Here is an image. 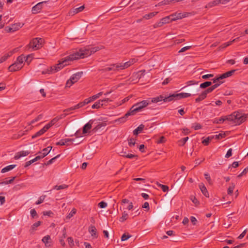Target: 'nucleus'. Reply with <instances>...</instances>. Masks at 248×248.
<instances>
[{"mask_svg": "<svg viewBox=\"0 0 248 248\" xmlns=\"http://www.w3.org/2000/svg\"><path fill=\"white\" fill-rule=\"evenodd\" d=\"M101 49L99 46H87L77 50L72 54L62 58L59 61V63L47 69L46 71H43L42 73L53 74L55 73L64 66L70 64L71 62L79 59L87 57L92 54L96 52Z\"/></svg>", "mask_w": 248, "mask_h": 248, "instance_id": "nucleus-1", "label": "nucleus"}, {"mask_svg": "<svg viewBox=\"0 0 248 248\" xmlns=\"http://www.w3.org/2000/svg\"><path fill=\"white\" fill-rule=\"evenodd\" d=\"M248 118V114L240 111H235L228 115V121L232 124L238 125L245 122Z\"/></svg>", "mask_w": 248, "mask_h": 248, "instance_id": "nucleus-2", "label": "nucleus"}, {"mask_svg": "<svg viewBox=\"0 0 248 248\" xmlns=\"http://www.w3.org/2000/svg\"><path fill=\"white\" fill-rule=\"evenodd\" d=\"M150 105L149 102L146 100H142L134 104L126 112V116H134L137 113L142 111L145 108Z\"/></svg>", "mask_w": 248, "mask_h": 248, "instance_id": "nucleus-3", "label": "nucleus"}, {"mask_svg": "<svg viewBox=\"0 0 248 248\" xmlns=\"http://www.w3.org/2000/svg\"><path fill=\"white\" fill-rule=\"evenodd\" d=\"M93 124V121L92 120H90L86 124H85L82 130V134H80L79 131H77L75 135L77 137H83L86 135H89L91 132V129L92 127V124Z\"/></svg>", "mask_w": 248, "mask_h": 248, "instance_id": "nucleus-4", "label": "nucleus"}, {"mask_svg": "<svg viewBox=\"0 0 248 248\" xmlns=\"http://www.w3.org/2000/svg\"><path fill=\"white\" fill-rule=\"evenodd\" d=\"M57 121L58 120L56 118L53 119L49 123L45 125L41 130L37 132L34 135H32V138L34 139L38 136L43 135L50 127L53 125L57 122Z\"/></svg>", "mask_w": 248, "mask_h": 248, "instance_id": "nucleus-5", "label": "nucleus"}, {"mask_svg": "<svg viewBox=\"0 0 248 248\" xmlns=\"http://www.w3.org/2000/svg\"><path fill=\"white\" fill-rule=\"evenodd\" d=\"M83 73L81 72H77L73 75H72L70 78L67 80L66 83V87L70 88L72 86L74 83H76L82 77Z\"/></svg>", "mask_w": 248, "mask_h": 248, "instance_id": "nucleus-6", "label": "nucleus"}, {"mask_svg": "<svg viewBox=\"0 0 248 248\" xmlns=\"http://www.w3.org/2000/svg\"><path fill=\"white\" fill-rule=\"evenodd\" d=\"M43 39L42 38H36L33 39L29 44V47L33 50H37L42 46Z\"/></svg>", "mask_w": 248, "mask_h": 248, "instance_id": "nucleus-7", "label": "nucleus"}, {"mask_svg": "<svg viewBox=\"0 0 248 248\" xmlns=\"http://www.w3.org/2000/svg\"><path fill=\"white\" fill-rule=\"evenodd\" d=\"M109 101H110V100L108 98L100 99L98 101L95 102L92 106V108L93 109H99L102 107L103 106H106L108 103Z\"/></svg>", "mask_w": 248, "mask_h": 248, "instance_id": "nucleus-8", "label": "nucleus"}, {"mask_svg": "<svg viewBox=\"0 0 248 248\" xmlns=\"http://www.w3.org/2000/svg\"><path fill=\"white\" fill-rule=\"evenodd\" d=\"M22 26L23 24L21 23H16L13 24L9 27H6L5 30L7 32H14L20 29Z\"/></svg>", "mask_w": 248, "mask_h": 248, "instance_id": "nucleus-9", "label": "nucleus"}, {"mask_svg": "<svg viewBox=\"0 0 248 248\" xmlns=\"http://www.w3.org/2000/svg\"><path fill=\"white\" fill-rule=\"evenodd\" d=\"M170 22H172L171 18L170 16H167L165 17L162 18L160 19L159 22L156 23L155 25V28L160 27L163 26L164 24L169 23Z\"/></svg>", "mask_w": 248, "mask_h": 248, "instance_id": "nucleus-10", "label": "nucleus"}, {"mask_svg": "<svg viewBox=\"0 0 248 248\" xmlns=\"http://www.w3.org/2000/svg\"><path fill=\"white\" fill-rule=\"evenodd\" d=\"M137 61V60L136 59H132L124 63H118V67H119L120 70L124 69L135 63Z\"/></svg>", "mask_w": 248, "mask_h": 248, "instance_id": "nucleus-11", "label": "nucleus"}, {"mask_svg": "<svg viewBox=\"0 0 248 248\" xmlns=\"http://www.w3.org/2000/svg\"><path fill=\"white\" fill-rule=\"evenodd\" d=\"M18 50V48H16L12 50H11L6 53L3 56L0 57V63L6 61L10 57H11L14 53L17 52Z\"/></svg>", "mask_w": 248, "mask_h": 248, "instance_id": "nucleus-12", "label": "nucleus"}, {"mask_svg": "<svg viewBox=\"0 0 248 248\" xmlns=\"http://www.w3.org/2000/svg\"><path fill=\"white\" fill-rule=\"evenodd\" d=\"M187 13H175L173 14L170 15V17L171 18L172 21H176L178 19H182L184 17H186L187 16Z\"/></svg>", "mask_w": 248, "mask_h": 248, "instance_id": "nucleus-13", "label": "nucleus"}, {"mask_svg": "<svg viewBox=\"0 0 248 248\" xmlns=\"http://www.w3.org/2000/svg\"><path fill=\"white\" fill-rule=\"evenodd\" d=\"M75 139H65L60 140L56 143L57 145H70L74 143Z\"/></svg>", "mask_w": 248, "mask_h": 248, "instance_id": "nucleus-14", "label": "nucleus"}, {"mask_svg": "<svg viewBox=\"0 0 248 248\" xmlns=\"http://www.w3.org/2000/svg\"><path fill=\"white\" fill-rule=\"evenodd\" d=\"M122 203L124 206V209H127L128 210H132L134 206L132 202H130L126 199H124L122 200Z\"/></svg>", "mask_w": 248, "mask_h": 248, "instance_id": "nucleus-15", "label": "nucleus"}, {"mask_svg": "<svg viewBox=\"0 0 248 248\" xmlns=\"http://www.w3.org/2000/svg\"><path fill=\"white\" fill-rule=\"evenodd\" d=\"M147 99L149 102L150 105H151L152 103H157L162 101H164V95H160L159 96L153 98H148Z\"/></svg>", "mask_w": 248, "mask_h": 248, "instance_id": "nucleus-16", "label": "nucleus"}, {"mask_svg": "<svg viewBox=\"0 0 248 248\" xmlns=\"http://www.w3.org/2000/svg\"><path fill=\"white\" fill-rule=\"evenodd\" d=\"M45 1H42L38 3L35 6L32 8V13L34 14L39 13L42 9L43 4L45 3Z\"/></svg>", "mask_w": 248, "mask_h": 248, "instance_id": "nucleus-17", "label": "nucleus"}, {"mask_svg": "<svg viewBox=\"0 0 248 248\" xmlns=\"http://www.w3.org/2000/svg\"><path fill=\"white\" fill-rule=\"evenodd\" d=\"M21 66L19 65L16 62L11 64L9 67L8 70L10 72H15L21 69Z\"/></svg>", "mask_w": 248, "mask_h": 248, "instance_id": "nucleus-18", "label": "nucleus"}, {"mask_svg": "<svg viewBox=\"0 0 248 248\" xmlns=\"http://www.w3.org/2000/svg\"><path fill=\"white\" fill-rule=\"evenodd\" d=\"M30 154L28 151H22L17 153L15 156V158L16 159H18L22 157H24Z\"/></svg>", "mask_w": 248, "mask_h": 248, "instance_id": "nucleus-19", "label": "nucleus"}, {"mask_svg": "<svg viewBox=\"0 0 248 248\" xmlns=\"http://www.w3.org/2000/svg\"><path fill=\"white\" fill-rule=\"evenodd\" d=\"M42 241L45 244L46 247H49L51 246V237L49 235H47L43 237Z\"/></svg>", "mask_w": 248, "mask_h": 248, "instance_id": "nucleus-20", "label": "nucleus"}, {"mask_svg": "<svg viewBox=\"0 0 248 248\" xmlns=\"http://www.w3.org/2000/svg\"><path fill=\"white\" fill-rule=\"evenodd\" d=\"M164 102H169L172 100L178 99L176 94H170L168 96L164 95Z\"/></svg>", "mask_w": 248, "mask_h": 248, "instance_id": "nucleus-21", "label": "nucleus"}, {"mask_svg": "<svg viewBox=\"0 0 248 248\" xmlns=\"http://www.w3.org/2000/svg\"><path fill=\"white\" fill-rule=\"evenodd\" d=\"M199 186L202 193L205 197H209V194L205 185L202 183L199 184Z\"/></svg>", "mask_w": 248, "mask_h": 248, "instance_id": "nucleus-22", "label": "nucleus"}, {"mask_svg": "<svg viewBox=\"0 0 248 248\" xmlns=\"http://www.w3.org/2000/svg\"><path fill=\"white\" fill-rule=\"evenodd\" d=\"M84 106H85V105L84 104V102H83V101H82V102H81L79 103L78 104H77L76 105H75L73 107H70L69 108L65 110L64 111L68 112L69 111L77 109L79 108Z\"/></svg>", "mask_w": 248, "mask_h": 248, "instance_id": "nucleus-23", "label": "nucleus"}, {"mask_svg": "<svg viewBox=\"0 0 248 248\" xmlns=\"http://www.w3.org/2000/svg\"><path fill=\"white\" fill-rule=\"evenodd\" d=\"M236 70H232L230 71H228L219 76V78H225L232 76L233 74L235 72Z\"/></svg>", "mask_w": 248, "mask_h": 248, "instance_id": "nucleus-24", "label": "nucleus"}, {"mask_svg": "<svg viewBox=\"0 0 248 248\" xmlns=\"http://www.w3.org/2000/svg\"><path fill=\"white\" fill-rule=\"evenodd\" d=\"M208 93H209L207 92V90H206L200 94L199 97L195 99L196 102H198L205 99Z\"/></svg>", "mask_w": 248, "mask_h": 248, "instance_id": "nucleus-25", "label": "nucleus"}, {"mask_svg": "<svg viewBox=\"0 0 248 248\" xmlns=\"http://www.w3.org/2000/svg\"><path fill=\"white\" fill-rule=\"evenodd\" d=\"M25 57L24 55H21L17 57L16 61V62L19 65L21 66L22 68L23 66L24 62H25Z\"/></svg>", "mask_w": 248, "mask_h": 248, "instance_id": "nucleus-26", "label": "nucleus"}, {"mask_svg": "<svg viewBox=\"0 0 248 248\" xmlns=\"http://www.w3.org/2000/svg\"><path fill=\"white\" fill-rule=\"evenodd\" d=\"M119 64L116 63L112 64L108 67L106 68L107 71H119V67H118Z\"/></svg>", "mask_w": 248, "mask_h": 248, "instance_id": "nucleus-27", "label": "nucleus"}, {"mask_svg": "<svg viewBox=\"0 0 248 248\" xmlns=\"http://www.w3.org/2000/svg\"><path fill=\"white\" fill-rule=\"evenodd\" d=\"M228 115L222 117L220 118H216L214 120V122L216 124H222L225 121H228Z\"/></svg>", "mask_w": 248, "mask_h": 248, "instance_id": "nucleus-28", "label": "nucleus"}, {"mask_svg": "<svg viewBox=\"0 0 248 248\" xmlns=\"http://www.w3.org/2000/svg\"><path fill=\"white\" fill-rule=\"evenodd\" d=\"M223 81H219V83H214V84L210 87V88L206 89L207 92H208L209 93L212 92L214 90H215L216 88L218 87L220 84H221Z\"/></svg>", "mask_w": 248, "mask_h": 248, "instance_id": "nucleus-29", "label": "nucleus"}, {"mask_svg": "<svg viewBox=\"0 0 248 248\" xmlns=\"http://www.w3.org/2000/svg\"><path fill=\"white\" fill-rule=\"evenodd\" d=\"M214 138H215V137H213V136H208L205 139L203 140L202 142L205 146H207L209 144L210 142L212 140L214 139Z\"/></svg>", "mask_w": 248, "mask_h": 248, "instance_id": "nucleus-30", "label": "nucleus"}, {"mask_svg": "<svg viewBox=\"0 0 248 248\" xmlns=\"http://www.w3.org/2000/svg\"><path fill=\"white\" fill-rule=\"evenodd\" d=\"M52 147L48 146L47 147L43 149L41 152L39 153V154H43L44 156H46L51 151Z\"/></svg>", "mask_w": 248, "mask_h": 248, "instance_id": "nucleus-31", "label": "nucleus"}, {"mask_svg": "<svg viewBox=\"0 0 248 248\" xmlns=\"http://www.w3.org/2000/svg\"><path fill=\"white\" fill-rule=\"evenodd\" d=\"M191 95L192 94L191 93H181L176 94V96H177L178 99L184 98H187L191 96Z\"/></svg>", "mask_w": 248, "mask_h": 248, "instance_id": "nucleus-32", "label": "nucleus"}, {"mask_svg": "<svg viewBox=\"0 0 248 248\" xmlns=\"http://www.w3.org/2000/svg\"><path fill=\"white\" fill-rule=\"evenodd\" d=\"M16 165H10L7 166L1 170V172L5 173V172H8V171L13 170V169H14L16 167Z\"/></svg>", "mask_w": 248, "mask_h": 248, "instance_id": "nucleus-33", "label": "nucleus"}, {"mask_svg": "<svg viewBox=\"0 0 248 248\" xmlns=\"http://www.w3.org/2000/svg\"><path fill=\"white\" fill-rule=\"evenodd\" d=\"M235 186V185L234 183H232L230 184L227 189V193L229 195H232V194Z\"/></svg>", "mask_w": 248, "mask_h": 248, "instance_id": "nucleus-34", "label": "nucleus"}, {"mask_svg": "<svg viewBox=\"0 0 248 248\" xmlns=\"http://www.w3.org/2000/svg\"><path fill=\"white\" fill-rule=\"evenodd\" d=\"M89 231L92 236L97 237L96 229L93 226H92L89 228Z\"/></svg>", "mask_w": 248, "mask_h": 248, "instance_id": "nucleus-35", "label": "nucleus"}, {"mask_svg": "<svg viewBox=\"0 0 248 248\" xmlns=\"http://www.w3.org/2000/svg\"><path fill=\"white\" fill-rule=\"evenodd\" d=\"M144 125L140 124L137 128H136L133 131V134L135 135H137L138 134L140 133L144 128Z\"/></svg>", "mask_w": 248, "mask_h": 248, "instance_id": "nucleus-36", "label": "nucleus"}, {"mask_svg": "<svg viewBox=\"0 0 248 248\" xmlns=\"http://www.w3.org/2000/svg\"><path fill=\"white\" fill-rule=\"evenodd\" d=\"M157 13V12H154L148 14H146L143 16V18L145 19H149L155 16Z\"/></svg>", "mask_w": 248, "mask_h": 248, "instance_id": "nucleus-37", "label": "nucleus"}, {"mask_svg": "<svg viewBox=\"0 0 248 248\" xmlns=\"http://www.w3.org/2000/svg\"><path fill=\"white\" fill-rule=\"evenodd\" d=\"M219 4L218 0H214L209 2L206 6V8H211Z\"/></svg>", "mask_w": 248, "mask_h": 248, "instance_id": "nucleus-38", "label": "nucleus"}, {"mask_svg": "<svg viewBox=\"0 0 248 248\" xmlns=\"http://www.w3.org/2000/svg\"><path fill=\"white\" fill-rule=\"evenodd\" d=\"M128 217V213L125 211H124L123 212L122 217L120 218V220H119L120 221L122 222L124 221L125 220H126L127 219Z\"/></svg>", "mask_w": 248, "mask_h": 248, "instance_id": "nucleus-39", "label": "nucleus"}, {"mask_svg": "<svg viewBox=\"0 0 248 248\" xmlns=\"http://www.w3.org/2000/svg\"><path fill=\"white\" fill-rule=\"evenodd\" d=\"M239 39V38H235V39H234L233 40H232V41H230V42H226V43H225L224 44H223L220 47H221V48H224L225 47H226L227 46L231 45L233 42L236 41V40H237L238 39Z\"/></svg>", "mask_w": 248, "mask_h": 248, "instance_id": "nucleus-40", "label": "nucleus"}, {"mask_svg": "<svg viewBox=\"0 0 248 248\" xmlns=\"http://www.w3.org/2000/svg\"><path fill=\"white\" fill-rule=\"evenodd\" d=\"M84 6L83 5H82L79 7L74 8L72 10V12H73V14H77L79 12H81L84 9Z\"/></svg>", "mask_w": 248, "mask_h": 248, "instance_id": "nucleus-41", "label": "nucleus"}, {"mask_svg": "<svg viewBox=\"0 0 248 248\" xmlns=\"http://www.w3.org/2000/svg\"><path fill=\"white\" fill-rule=\"evenodd\" d=\"M33 59V55L32 54L27 55L25 58V62L29 64Z\"/></svg>", "mask_w": 248, "mask_h": 248, "instance_id": "nucleus-42", "label": "nucleus"}, {"mask_svg": "<svg viewBox=\"0 0 248 248\" xmlns=\"http://www.w3.org/2000/svg\"><path fill=\"white\" fill-rule=\"evenodd\" d=\"M77 210L75 208H73L70 212L67 215L66 217V219H70L72 217H73L76 213Z\"/></svg>", "mask_w": 248, "mask_h": 248, "instance_id": "nucleus-43", "label": "nucleus"}, {"mask_svg": "<svg viewBox=\"0 0 248 248\" xmlns=\"http://www.w3.org/2000/svg\"><path fill=\"white\" fill-rule=\"evenodd\" d=\"M198 84V82H196V81L190 80V81L186 82V86L183 87L182 89H184V88H186V87L189 86H192V85H197Z\"/></svg>", "mask_w": 248, "mask_h": 248, "instance_id": "nucleus-44", "label": "nucleus"}, {"mask_svg": "<svg viewBox=\"0 0 248 248\" xmlns=\"http://www.w3.org/2000/svg\"><path fill=\"white\" fill-rule=\"evenodd\" d=\"M128 145L130 147H132L134 146L136 144V140L134 139H130L128 140Z\"/></svg>", "mask_w": 248, "mask_h": 248, "instance_id": "nucleus-45", "label": "nucleus"}, {"mask_svg": "<svg viewBox=\"0 0 248 248\" xmlns=\"http://www.w3.org/2000/svg\"><path fill=\"white\" fill-rule=\"evenodd\" d=\"M41 224V222L40 221H38L34 224L31 226V229L34 231L36 230V228L39 226Z\"/></svg>", "mask_w": 248, "mask_h": 248, "instance_id": "nucleus-46", "label": "nucleus"}, {"mask_svg": "<svg viewBox=\"0 0 248 248\" xmlns=\"http://www.w3.org/2000/svg\"><path fill=\"white\" fill-rule=\"evenodd\" d=\"M212 84V82L210 81H206L204 83L201 84L200 87L201 88H205L209 86H210Z\"/></svg>", "mask_w": 248, "mask_h": 248, "instance_id": "nucleus-47", "label": "nucleus"}, {"mask_svg": "<svg viewBox=\"0 0 248 248\" xmlns=\"http://www.w3.org/2000/svg\"><path fill=\"white\" fill-rule=\"evenodd\" d=\"M126 113H125V114L124 115V116L121 117V118H119L118 120H117L116 122H120V123L125 122L126 120V118L129 116H126Z\"/></svg>", "mask_w": 248, "mask_h": 248, "instance_id": "nucleus-48", "label": "nucleus"}, {"mask_svg": "<svg viewBox=\"0 0 248 248\" xmlns=\"http://www.w3.org/2000/svg\"><path fill=\"white\" fill-rule=\"evenodd\" d=\"M60 156V155H56V156H55L54 157L51 158V159H50L49 161H48L46 163V165H50L51 164H52L54 161L58 158H59V157Z\"/></svg>", "mask_w": 248, "mask_h": 248, "instance_id": "nucleus-49", "label": "nucleus"}, {"mask_svg": "<svg viewBox=\"0 0 248 248\" xmlns=\"http://www.w3.org/2000/svg\"><path fill=\"white\" fill-rule=\"evenodd\" d=\"M67 187V186L66 185H62L60 186H54V189L56 190H60L62 189H65Z\"/></svg>", "mask_w": 248, "mask_h": 248, "instance_id": "nucleus-50", "label": "nucleus"}, {"mask_svg": "<svg viewBox=\"0 0 248 248\" xmlns=\"http://www.w3.org/2000/svg\"><path fill=\"white\" fill-rule=\"evenodd\" d=\"M158 186L161 188L163 192H167L169 190V187L166 185L159 184Z\"/></svg>", "mask_w": 248, "mask_h": 248, "instance_id": "nucleus-51", "label": "nucleus"}, {"mask_svg": "<svg viewBox=\"0 0 248 248\" xmlns=\"http://www.w3.org/2000/svg\"><path fill=\"white\" fill-rule=\"evenodd\" d=\"M103 94V92H99L98 93L93 95L92 96V99H93V101H94L96 99L99 98Z\"/></svg>", "mask_w": 248, "mask_h": 248, "instance_id": "nucleus-52", "label": "nucleus"}, {"mask_svg": "<svg viewBox=\"0 0 248 248\" xmlns=\"http://www.w3.org/2000/svg\"><path fill=\"white\" fill-rule=\"evenodd\" d=\"M204 177H205V179L208 181V183L210 185L212 184V182L210 176L208 173H204Z\"/></svg>", "mask_w": 248, "mask_h": 248, "instance_id": "nucleus-53", "label": "nucleus"}, {"mask_svg": "<svg viewBox=\"0 0 248 248\" xmlns=\"http://www.w3.org/2000/svg\"><path fill=\"white\" fill-rule=\"evenodd\" d=\"M106 125L105 123H99L95 127L93 128V131H96L98 129H100L101 127L103 126H105Z\"/></svg>", "mask_w": 248, "mask_h": 248, "instance_id": "nucleus-54", "label": "nucleus"}, {"mask_svg": "<svg viewBox=\"0 0 248 248\" xmlns=\"http://www.w3.org/2000/svg\"><path fill=\"white\" fill-rule=\"evenodd\" d=\"M46 196H40L38 200V201L36 202V204H41L43 202L45 199Z\"/></svg>", "mask_w": 248, "mask_h": 248, "instance_id": "nucleus-55", "label": "nucleus"}, {"mask_svg": "<svg viewBox=\"0 0 248 248\" xmlns=\"http://www.w3.org/2000/svg\"><path fill=\"white\" fill-rule=\"evenodd\" d=\"M107 203L102 201L98 203V206L101 208H105L107 206Z\"/></svg>", "mask_w": 248, "mask_h": 248, "instance_id": "nucleus-56", "label": "nucleus"}, {"mask_svg": "<svg viewBox=\"0 0 248 248\" xmlns=\"http://www.w3.org/2000/svg\"><path fill=\"white\" fill-rule=\"evenodd\" d=\"M93 101V99H92V96L88 98H86L85 99L84 101H83V102H84V105H86V104H88L92 102Z\"/></svg>", "mask_w": 248, "mask_h": 248, "instance_id": "nucleus-57", "label": "nucleus"}, {"mask_svg": "<svg viewBox=\"0 0 248 248\" xmlns=\"http://www.w3.org/2000/svg\"><path fill=\"white\" fill-rule=\"evenodd\" d=\"M191 48V46H186L182 47L179 51V53L184 52L186 50H189Z\"/></svg>", "mask_w": 248, "mask_h": 248, "instance_id": "nucleus-58", "label": "nucleus"}, {"mask_svg": "<svg viewBox=\"0 0 248 248\" xmlns=\"http://www.w3.org/2000/svg\"><path fill=\"white\" fill-rule=\"evenodd\" d=\"M130 237V235L124 234L121 237V240L122 241L127 240Z\"/></svg>", "mask_w": 248, "mask_h": 248, "instance_id": "nucleus-59", "label": "nucleus"}, {"mask_svg": "<svg viewBox=\"0 0 248 248\" xmlns=\"http://www.w3.org/2000/svg\"><path fill=\"white\" fill-rule=\"evenodd\" d=\"M192 127L195 130H198V129H201L202 128V126L199 124H193Z\"/></svg>", "mask_w": 248, "mask_h": 248, "instance_id": "nucleus-60", "label": "nucleus"}, {"mask_svg": "<svg viewBox=\"0 0 248 248\" xmlns=\"http://www.w3.org/2000/svg\"><path fill=\"white\" fill-rule=\"evenodd\" d=\"M232 155V149L231 148H230L227 152V154H226L225 155V157L226 158H229L230 157V156H231Z\"/></svg>", "mask_w": 248, "mask_h": 248, "instance_id": "nucleus-61", "label": "nucleus"}, {"mask_svg": "<svg viewBox=\"0 0 248 248\" xmlns=\"http://www.w3.org/2000/svg\"><path fill=\"white\" fill-rule=\"evenodd\" d=\"M165 141V138L164 137L162 136L157 140L156 142L158 144L164 143Z\"/></svg>", "mask_w": 248, "mask_h": 248, "instance_id": "nucleus-62", "label": "nucleus"}, {"mask_svg": "<svg viewBox=\"0 0 248 248\" xmlns=\"http://www.w3.org/2000/svg\"><path fill=\"white\" fill-rule=\"evenodd\" d=\"M31 215L32 217H34L37 215V213L34 209H32L30 211Z\"/></svg>", "mask_w": 248, "mask_h": 248, "instance_id": "nucleus-63", "label": "nucleus"}, {"mask_svg": "<svg viewBox=\"0 0 248 248\" xmlns=\"http://www.w3.org/2000/svg\"><path fill=\"white\" fill-rule=\"evenodd\" d=\"M190 221L191 223L193 224V225H195L196 224V223L197 222V219L194 217H190Z\"/></svg>", "mask_w": 248, "mask_h": 248, "instance_id": "nucleus-64", "label": "nucleus"}]
</instances>
